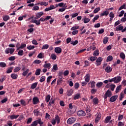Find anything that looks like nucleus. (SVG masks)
<instances>
[{
  "label": "nucleus",
  "instance_id": "3",
  "mask_svg": "<svg viewBox=\"0 0 126 126\" xmlns=\"http://www.w3.org/2000/svg\"><path fill=\"white\" fill-rule=\"evenodd\" d=\"M112 92L110 91V90H108L106 91L104 94V99H107V98H111L112 97Z\"/></svg>",
  "mask_w": 126,
  "mask_h": 126
},
{
  "label": "nucleus",
  "instance_id": "52",
  "mask_svg": "<svg viewBox=\"0 0 126 126\" xmlns=\"http://www.w3.org/2000/svg\"><path fill=\"white\" fill-rule=\"evenodd\" d=\"M13 69V67H10L9 68L7 71H6V72L7 73H10V72H12V70Z\"/></svg>",
  "mask_w": 126,
  "mask_h": 126
},
{
  "label": "nucleus",
  "instance_id": "18",
  "mask_svg": "<svg viewBox=\"0 0 126 126\" xmlns=\"http://www.w3.org/2000/svg\"><path fill=\"white\" fill-rule=\"evenodd\" d=\"M124 30V27L120 25L116 27V31H123Z\"/></svg>",
  "mask_w": 126,
  "mask_h": 126
},
{
  "label": "nucleus",
  "instance_id": "47",
  "mask_svg": "<svg viewBox=\"0 0 126 126\" xmlns=\"http://www.w3.org/2000/svg\"><path fill=\"white\" fill-rule=\"evenodd\" d=\"M20 102H21L22 106H26V105H27L26 102L25 101V100H24L23 99H21Z\"/></svg>",
  "mask_w": 126,
  "mask_h": 126
},
{
  "label": "nucleus",
  "instance_id": "63",
  "mask_svg": "<svg viewBox=\"0 0 126 126\" xmlns=\"http://www.w3.org/2000/svg\"><path fill=\"white\" fill-rule=\"evenodd\" d=\"M15 56H11V57L8 58L9 61H15Z\"/></svg>",
  "mask_w": 126,
  "mask_h": 126
},
{
  "label": "nucleus",
  "instance_id": "32",
  "mask_svg": "<svg viewBox=\"0 0 126 126\" xmlns=\"http://www.w3.org/2000/svg\"><path fill=\"white\" fill-rule=\"evenodd\" d=\"M72 93H73V90H72V89L69 90L67 92V96H71Z\"/></svg>",
  "mask_w": 126,
  "mask_h": 126
},
{
  "label": "nucleus",
  "instance_id": "41",
  "mask_svg": "<svg viewBox=\"0 0 126 126\" xmlns=\"http://www.w3.org/2000/svg\"><path fill=\"white\" fill-rule=\"evenodd\" d=\"M109 41V38L108 37H105L103 39V44H107L108 43V41Z\"/></svg>",
  "mask_w": 126,
  "mask_h": 126
},
{
  "label": "nucleus",
  "instance_id": "22",
  "mask_svg": "<svg viewBox=\"0 0 126 126\" xmlns=\"http://www.w3.org/2000/svg\"><path fill=\"white\" fill-rule=\"evenodd\" d=\"M121 90H122V85H120L119 86H117V87L116 88L115 93L117 94L119 93V92H120Z\"/></svg>",
  "mask_w": 126,
  "mask_h": 126
},
{
  "label": "nucleus",
  "instance_id": "37",
  "mask_svg": "<svg viewBox=\"0 0 126 126\" xmlns=\"http://www.w3.org/2000/svg\"><path fill=\"white\" fill-rule=\"evenodd\" d=\"M109 87L111 91H114V90H115V88H116V85L114 84H111L109 86Z\"/></svg>",
  "mask_w": 126,
  "mask_h": 126
},
{
  "label": "nucleus",
  "instance_id": "7",
  "mask_svg": "<svg viewBox=\"0 0 126 126\" xmlns=\"http://www.w3.org/2000/svg\"><path fill=\"white\" fill-rule=\"evenodd\" d=\"M43 15H44V12H38L35 15L34 19H39V18H40L41 16H43Z\"/></svg>",
  "mask_w": 126,
  "mask_h": 126
},
{
  "label": "nucleus",
  "instance_id": "48",
  "mask_svg": "<svg viewBox=\"0 0 126 126\" xmlns=\"http://www.w3.org/2000/svg\"><path fill=\"white\" fill-rule=\"evenodd\" d=\"M43 56H44V53H40L38 55L37 58H38V59H43V58H44Z\"/></svg>",
  "mask_w": 126,
  "mask_h": 126
},
{
  "label": "nucleus",
  "instance_id": "13",
  "mask_svg": "<svg viewBox=\"0 0 126 126\" xmlns=\"http://www.w3.org/2000/svg\"><path fill=\"white\" fill-rule=\"evenodd\" d=\"M45 63L43 65V67L45 68H48V69H50L51 68V63H46L47 61H46Z\"/></svg>",
  "mask_w": 126,
  "mask_h": 126
},
{
  "label": "nucleus",
  "instance_id": "36",
  "mask_svg": "<svg viewBox=\"0 0 126 126\" xmlns=\"http://www.w3.org/2000/svg\"><path fill=\"white\" fill-rule=\"evenodd\" d=\"M71 45H73V46H75V45H77L78 44V40H76L75 41H72L70 42Z\"/></svg>",
  "mask_w": 126,
  "mask_h": 126
},
{
  "label": "nucleus",
  "instance_id": "54",
  "mask_svg": "<svg viewBox=\"0 0 126 126\" xmlns=\"http://www.w3.org/2000/svg\"><path fill=\"white\" fill-rule=\"evenodd\" d=\"M46 80V77L44 76H42L39 80L40 82H44Z\"/></svg>",
  "mask_w": 126,
  "mask_h": 126
},
{
  "label": "nucleus",
  "instance_id": "33",
  "mask_svg": "<svg viewBox=\"0 0 126 126\" xmlns=\"http://www.w3.org/2000/svg\"><path fill=\"white\" fill-rule=\"evenodd\" d=\"M96 86L97 88H100V87H102L103 86V82H99L96 83Z\"/></svg>",
  "mask_w": 126,
  "mask_h": 126
},
{
  "label": "nucleus",
  "instance_id": "25",
  "mask_svg": "<svg viewBox=\"0 0 126 126\" xmlns=\"http://www.w3.org/2000/svg\"><path fill=\"white\" fill-rule=\"evenodd\" d=\"M38 85V83L35 82L32 84V86L31 87V89H35L37 87V86Z\"/></svg>",
  "mask_w": 126,
  "mask_h": 126
},
{
  "label": "nucleus",
  "instance_id": "23",
  "mask_svg": "<svg viewBox=\"0 0 126 126\" xmlns=\"http://www.w3.org/2000/svg\"><path fill=\"white\" fill-rule=\"evenodd\" d=\"M111 119H112V117L107 116L105 119L104 123L105 124H108V123H109L110 122V121L111 120Z\"/></svg>",
  "mask_w": 126,
  "mask_h": 126
},
{
  "label": "nucleus",
  "instance_id": "39",
  "mask_svg": "<svg viewBox=\"0 0 126 126\" xmlns=\"http://www.w3.org/2000/svg\"><path fill=\"white\" fill-rule=\"evenodd\" d=\"M35 75H40V74H41V69H37L35 71Z\"/></svg>",
  "mask_w": 126,
  "mask_h": 126
},
{
  "label": "nucleus",
  "instance_id": "20",
  "mask_svg": "<svg viewBox=\"0 0 126 126\" xmlns=\"http://www.w3.org/2000/svg\"><path fill=\"white\" fill-rule=\"evenodd\" d=\"M54 120H55L56 122H57L58 124L61 123V118H60V117L58 115H57L56 116H55Z\"/></svg>",
  "mask_w": 126,
  "mask_h": 126
},
{
  "label": "nucleus",
  "instance_id": "53",
  "mask_svg": "<svg viewBox=\"0 0 126 126\" xmlns=\"http://www.w3.org/2000/svg\"><path fill=\"white\" fill-rule=\"evenodd\" d=\"M42 50H45L47 49H49V45L48 44H45L42 47Z\"/></svg>",
  "mask_w": 126,
  "mask_h": 126
},
{
  "label": "nucleus",
  "instance_id": "29",
  "mask_svg": "<svg viewBox=\"0 0 126 126\" xmlns=\"http://www.w3.org/2000/svg\"><path fill=\"white\" fill-rule=\"evenodd\" d=\"M93 102L94 105H97V104H98L99 102V100L98 99V98L95 97L93 99Z\"/></svg>",
  "mask_w": 126,
  "mask_h": 126
},
{
  "label": "nucleus",
  "instance_id": "59",
  "mask_svg": "<svg viewBox=\"0 0 126 126\" xmlns=\"http://www.w3.org/2000/svg\"><path fill=\"white\" fill-rule=\"evenodd\" d=\"M39 9H40V7H39V6H34L32 8V10H34V11L39 10Z\"/></svg>",
  "mask_w": 126,
  "mask_h": 126
},
{
  "label": "nucleus",
  "instance_id": "34",
  "mask_svg": "<svg viewBox=\"0 0 126 126\" xmlns=\"http://www.w3.org/2000/svg\"><path fill=\"white\" fill-rule=\"evenodd\" d=\"M9 117H10L11 120H14V119H17V118H18V117H19V115H13L10 116Z\"/></svg>",
  "mask_w": 126,
  "mask_h": 126
},
{
  "label": "nucleus",
  "instance_id": "11",
  "mask_svg": "<svg viewBox=\"0 0 126 126\" xmlns=\"http://www.w3.org/2000/svg\"><path fill=\"white\" fill-rule=\"evenodd\" d=\"M82 21H83L84 23H88V22H90V19L86 17V16H85L82 19Z\"/></svg>",
  "mask_w": 126,
  "mask_h": 126
},
{
  "label": "nucleus",
  "instance_id": "19",
  "mask_svg": "<svg viewBox=\"0 0 126 126\" xmlns=\"http://www.w3.org/2000/svg\"><path fill=\"white\" fill-rule=\"evenodd\" d=\"M118 98V96L116 95H114L112 97H111V98H110V102H115V101H116V100H117V99Z\"/></svg>",
  "mask_w": 126,
  "mask_h": 126
},
{
  "label": "nucleus",
  "instance_id": "15",
  "mask_svg": "<svg viewBox=\"0 0 126 126\" xmlns=\"http://www.w3.org/2000/svg\"><path fill=\"white\" fill-rule=\"evenodd\" d=\"M33 104L34 105H37V104H38V103L39 102V98H38V97H33Z\"/></svg>",
  "mask_w": 126,
  "mask_h": 126
},
{
  "label": "nucleus",
  "instance_id": "8",
  "mask_svg": "<svg viewBox=\"0 0 126 126\" xmlns=\"http://www.w3.org/2000/svg\"><path fill=\"white\" fill-rule=\"evenodd\" d=\"M90 74L88 73L87 74H86V75L84 77V79H85V81H86V82H89V81H90Z\"/></svg>",
  "mask_w": 126,
  "mask_h": 126
},
{
  "label": "nucleus",
  "instance_id": "16",
  "mask_svg": "<svg viewBox=\"0 0 126 126\" xmlns=\"http://www.w3.org/2000/svg\"><path fill=\"white\" fill-rule=\"evenodd\" d=\"M2 18H3V20H4V21H5V22L10 19V17H9V16L6 15L3 16Z\"/></svg>",
  "mask_w": 126,
  "mask_h": 126
},
{
  "label": "nucleus",
  "instance_id": "10",
  "mask_svg": "<svg viewBox=\"0 0 126 126\" xmlns=\"http://www.w3.org/2000/svg\"><path fill=\"white\" fill-rule=\"evenodd\" d=\"M101 117H102V115L100 113H98L96 117L95 118V123H99V121H100Z\"/></svg>",
  "mask_w": 126,
  "mask_h": 126
},
{
  "label": "nucleus",
  "instance_id": "38",
  "mask_svg": "<svg viewBox=\"0 0 126 126\" xmlns=\"http://www.w3.org/2000/svg\"><path fill=\"white\" fill-rule=\"evenodd\" d=\"M120 57L121 59H122V60H125V59H126V55H125V53H124V52L120 53Z\"/></svg>",
  "mask_w": 126,
  "mask_h": 126
},
{
  "label": "nucleus",
  "instance_id": "40",
  "mask_svg": "<svg viewBox=\"0 0 126 126\" xmlns=\"http://www.w3.org/2000/svg\"><path fill=\"white\" fill-rule=\"evenodd\" d=\"M79 28V26H74L71 28V31H73L77 30V29H78Z\"/></svg>",
  "mask_w": 126,
  "mask_h": 126
},
{
  "label": "nucleus",
  "instance_id": "5",
  "mask_svg": "<svg viewBox=\"0 0 126 126\" xmlns=\"http://www.w3.org/2000/svg\"><path fill=\"white\" fill-rule=\"evenodd\" d=\"M76 121V118H70L67 120V123L68 125H71V124H73L74 123H75Z\"/></svg>",
  "mask_w": 126,
  "mask_h": 126
},
{
  "label": "nucleus",
  "instance_id": "45",
  "mask_svg": "<svg viewBox=\"0 0 126 126\" xmlns=\"http://www.w3.org/2000/svg\"><path fill=\"white\" fill-rule=\"evenodd\" d=\"M20 69H21V67H20V66L15 67L14 69V72H18V71H19V70H20Z\"/></svg>",
  "mask_w": 126,
  "mask_h": 126
},
{
  "label": "nucleus",
  "instance_id": "51",
  "mask_svg": "<svg viewBox=\"0 0 126 126\" xmlns=\"http://www.w3.org/2000/svg\"><path fill=\"white\" fill-rule=\"evenodd\" d=\"M52 104H55V99H53V100H51L49 102V104H48V106L49 107H51V106H52Z\"/></svg>",
  "mask_w": 126,
  "mask_h": 126
},
{
  "label": "nucleus",
  "instance_id": "50",
  "mask_svg": "<svg viewBox=\"0 0 126 126\" xmlns=\"http://www.w3.org/2000/svg\"><path fill=\"white\" fill-rule=\"evenodd\" d=\"M90 61H91V62H95V61H96V60H97V57L94 56V57H91L90 59Z\"/></svg>",
  "mask_w": 126,
  "mask_h": 126
},
{
  "label": "nucleus",
  "instance_id": "2",
  "mask_svg": "<svg viewBox=\"0 0 126 126\" xmlns=\"http://www.w3.org/2000/svg\"><path fill=\"white\" fill-rule=\"evenodd\" d=\"M38 124L39 125L42 124L41 122V118H38L37 120H35L34 122H33L31 124V126H38Z\"/></svg>",
  "mask_w": 126,
  "mask_h": 126
},
{
  "label": "nucleus",
  "instance_id": "49",
  "mask_svg": "<svg viewBox=\"0 0 126 126\" xmlns=\"http://www.w3.org/2000/svg\"><path fill=\"white\" fill-rule=\"evenodd\" d=\"M51 58L52 59V60H57V55L55 54H52L51 56Z\"/></svg>",
  "mask_w": 126,
  "mask_h": 126
},
{
  "label": "nucleus",
  "instance_id": "35",
  "mask_svg": "<svg viewBox=\"0 0 126 126\" xmlns=\"http://www.w3.org/2000/svg\"><path fill=\"white\" fill-rule=\"evenodd\" d=\"M51 99V95L48 94L47 96L45 97V101L47 103H48V102L50 101V100Z\"/></svg>",
  "mask_w": 126,
  "mask_h": 126
},
{
  "label": "nucleus",
  "instance_id": "55",
  "mask_svg": "<svg viewBox=\"0 0 126 126\" xmlns=\"http://www.w3.org/2000/svg\"><path fill=\"white\" fill-rule=\"evenodd\" d=\"M30 71V70L29 69H27L26 70V71H24L23 73V75L24 76H26V75H27V74Z\"/></svg>",
  "mask_w": 126,
  "mask_h": 126
},
{
  "label": "nucleus",
  "instance_id": "17",
  "mask_svg": "<svg viewBox=\"0 0 126 126\" xmlns=\"http://www.w3.org/2000/svg\"><path fill=\"white\" fill-rule=\"evenodd\" d=\"M112 70H113V69L110 66H107L105 68V71L107 73H110V72H112Z\"/></svg>",
  "mask_w": 126,
  "mask_h": 126
},
{
  "label": "nucleus",
  "instance_id": "26",
  "mask_svg": "<svg viewBox=\"0 0 126 126\" xmlns=\"http://www.w3.org/2000/svg\"><path fill=\"white\" fill-rule=\"evenodd\" d=\"M32 23H35L37 25L39 26L40 24H41V22H40V20H32Z\"/></svg>",
  "mask_w": 126,
  "mask_h": 126
},
{
  "label": "nucleus",
  "instance_id": "60",
  "mask_svg": "<svg viewBox=\"0 0 126 126\" xmlns=\"http://www.w3.org/2000/svg\"><path fill=\"white\" fill-rule=\"evenodd\" d=\"M41 62L40 60H35L34 62H33V63H35L37 64H39V63H41Z\"/></svg>",
  "mask_w": 126,
  "mask_h": 126
},
{
  "label": "nucleus",
  "instance_id": "56",
  "mask_svg": "<svg viewBox=\"0 0 126 126\" xmlns=\"http://www.w3.org/2000/svg\"><path fill=\"white\" fill-rule=\"evenodd\" d=\"M94 56L97 57V56H99V50H96L94 53Z\"/></svg>",
  "mask_w": 126,
  "mask_h": 126
},
{
  "label": "nucleus",
  "instance_id": "4",
  "mask_svg": "<svg viewBox=\"0 0 126 126\" xmlns=\"http://www.w3.org/2000/svg\"><path fill=\"white\" fill-rule=\"evenodd\" d=\"M77 115L79 117H85L86 116V113L83 110H79L77 112Z\"/></svg>",
  "mask_w": 126,
  "mask_h": 126
},
{
  "label": "nucleus",
  "instance_id": "64",
  "mask_svg": "<svg viewBox=\"0 0 126 126\" xmlns=\"http://www.w3.org/2000/svg\"><path fill=\"white\" fill-rule=\"evenodd\" d=\"M18 56H22L23 55V50H20L18 53Z\"/></svg>",
  "mask_w": 126,
  "mask_h": 126
},
{
  "label": "nucleus",
  "instance_id": "28",
  "mask_svg": "<svg viewBox=\"0 0 126 126\" xmlns=\"http://www.w3.org/2000/svg\"><path fill=\"white\" fill-rule=\"evenodd\" d=\"M33 114H34L35 116H36V117H38V116L40 115V111H39L38 109H35L33 111Z\"/></svg>",
  "mask_w": 126,
  "mask_h": 126
},
{
  "label": "nucleus",
  "instance_id": "57",
  "mask_svg": "<svg viewBox=\"0 0 126 126\" xmlns=\"http://www.w3.org/2000/svg\"><path fill=\"white\" fill-rule=\"evenodd\" d=\"M99 18V15H96L94 18L93 19V22H95L96 21V20H97Z\"/></svg>",
  "mask_w": 126,
  "mask_h": 126
},
{
  "label": "nucleus",
  "instance_id": "21",
  "mask_svg": "<svg viewBox=\"0 0 126 126\" xmlns=\"http://www.w3.org/2000/svg\"><path fill=\"white\" fill-rule=\"evenodd\" d=\"M91 84V88H94L95 85H96V82L94 81H91L89 84Z\"/></svg>",
  "mask_w": 126,
  "mask_h": 126
},
{
  "label": "nucleus",
  "instance_id": "6",
  "mask_svg": "<svg viewBox=\"0 0 126 126\" xmlns=\"http://www.w3.org/2000/svg\"><path fill=\"white\" fill-rule=\"evenodd\" d=\"M102 61H103V58H102V57H98L96 59V66H99V65H101Z\"/></svg>",
  "mask_w": 126,
  "mask_h": 126
},
{
  "label": "nucleus",
  "instance_id": "43",
  "mask_svg": "<svg viewBox=\"0 0 126 126\" xmlns=\"http://www.w3.org/2000/svg\"><path fill=\"white\" fill-rule=\"evenodd\" d=\"M126 9V3H124L123 5H122L119 8V11L122 10V9Z\"/></svg>",
  "mask_w": 126,
  "mask_h": 126
},
{
  "label": "nucleus",
  "instance_id": "42",
  "mask_svg": "<svg viewBox=\"0 0 126 126\" xmlns=\"http://www.w3.org/2000/svg\"><path fill=\"white\" fill-rule=\"evenodd\" d=\"M6 66V63L4 62L0 63V67H5Z\"/></svg>",
  "mask_w": 126,
  "mask_h": 126
},
{
  "label": "nucleus",
  "instance_id": "61",
  "mask_svg": "<svg viewBox=\"0 0 126 126\" xmlns=\"http://www.w3.org/2000/svg\"><path fill=\"white\" fill-rule=\"evenodd\" d=\"M96 92H97V89H93L91 91V93H92V94H95Z\"/></svg>",
  "mask_w": 126,
  "mask_h": 126
},
{
  "label": "nucleus",
  "instance_id": "46",
  "mask_svg": "<svg viewBox=\"0 0 126 126\" xmlns=\"http://www.w3.org/2000/svg\"><path fill=\"white\" fill-rule=\"evenodd\" d=\"M27 48L28 49V50H34V49H35V46H33V45H30L28 47H27Z\"/></svg>",
  "mask_w": 126,
  "mask_h": 126
},
{
  "label": "nucleus",
  "instance_id": "62",
  "mask_svg": "<svg viewBox=\"0 0 126 126\" xmlns=\"http://www.w3.org/2000/svg\"><path fill=\"white\" fill-rule=\"evenodd\" d=\"M100 7H97L95 8L94 11V13H97V12H98V11H100Z\"/></svg>",
  "mask_w": 126,
  "mask_h": 126
},
{
  "label": "nucleus",
  "instance_id": "58",
  "mask_svg": "<svg viewBox=\"0 0 126 126\" xmlns=\"http://www.w3.org/2000/svg\"><path fill=\"white\" fill-rule=\"evenodd\" d=\"M69 74V71L67 70L63 72V74L64 76H67V75H68Z\"/></svg>",
  "mask_w": 126,
  "mask_h": 126
},
{
  "label": "nucleus",
  "instance_id": "44",
  "mask_svg": "<svg viewBox=\"0 0 126 126\" xmlns=\"http://www.w3.org/2000/svg\"><path fill=\"white\" fill-rule=\"evenodd\" d=\"M26 47V44L22 43L21 46L17 48V50H19L20 49H23V48H25Z\"/></svg>",
  "mask_w": 126,
  "mask_h": 126
},
{
  "label": "nucleus",
  "instance_id": "30",
  "mask_svg": "<svg viewBox=\"0 0 126 126\" xmlns=\"http://www.w3.org/2000/svg\"><path fill=\"white\" fill-rule=\"evenodd\" d=\"M11 77L12 79H17V77H18V75L17 74L13 73L11 74Z\"/></svg>",
  "mask_w": 126,
  "mask_h": 126
},
{
  "label": "nucleus",
  "instance_id": "24",
  "mask_svg": "<svg viewBox=\"0 0 126 126\" xmlns=\"http://www.w3.org/2000/svg\"><path fill=\"white\" fill-rule=\"evenodd\" d=\"M37 4H38V5L40 4V5H41V6L44 5V6H47V5H48V4H49V2H46V1H43V2H40V3H38Z\"/></svg>",
  "mask_w": 126,
  "mask_h": 126
},
{
  "label": "nucleus",
  "instance_id": "31",
  "mask_svg": "<svg viewBox=\"0 0 126 126\" xmlns=\"http://www.w3.org/2000/svg\"><path fill=\"white\" fill-rule=\"evenodd\" d=\"M109 14V11H105L103 13H101L100 14V16H104L105 15L107 16Z\"/></svg>",
  "mask_w": 126,
  "mask_h": 126
},
{
  "label": "nucleus",
  "instance_id": "12",
  "mask_svg": "<svg viewBox=\"0 0 126 126\" xmlns=\"http://www.w3.org/2000/svg\"><path fill=\"white\" fill-rule=\"evenodd\" d=\"M59 69V68L58 67V64H55L53 65V68L51 70L52 72H56L57 70Z\"/></svg>",
  "mask_w": 126,
  "mask_h": 126
},
{
  "label": "nucleus",
  "instance_id": "9",
  "mask_svg": "<svg viewBox=\"0 0 126 126\" xmlns=\"http://www.w3.org/2000/svg\"><path fill=\"white\" fill-rule=\"evenodd\" d=\"M115 79V83H119V82H121L122 80V77L120 76H118L117 77H114Z\"/></svg>",
  "mask_w": 126,
  "mask_h": 126
},
{
  "label": "nucleus",
  "instance_id": "1",
  "mask_svg": "<svg viewBox=\"0 0 126 126\" xmlns=\"http://www.w3.org/2000/svg\"><path fill=\"white\" fill-rule=\"evenodd\" d=\"M14 51H15V49L13 48H8L5 50V53L7 55H8V54H10V55H12L13 53H14Z\"/></svg>",
  "mask_w": 126,
  "mask_h": 126
},
{
  "label": "nucleus",
  "instance_id": "14",
  "mask_svg": "<svg viewBox=\"0 0 126 126\" xmlns=\"http://www.w3.org/2000/svg\"><path fill=\"white\" fill-rule=\"evenodd\" d=\"M55 52L57 54H61L62 53V48L61 47H56L55 48Z\"/></svg>",
  "mask_w": 126,
  "mask_h": 126
},
{
  "label": "nucleus",
  "instance_id": "27",
  "mask_svg": "<svg viewBox=\"0 0 126 126\" xmlns=\"http://www.w3.org/2000/svg\"><path fill=\"white\" fill-rule=\"evenodd\" d=\"M80 98V94H77L74 95L73 100H77V99H79Z\"/></svg>",
  "mask_w": 126,
  "mask_h": 126
}]
</instances>
